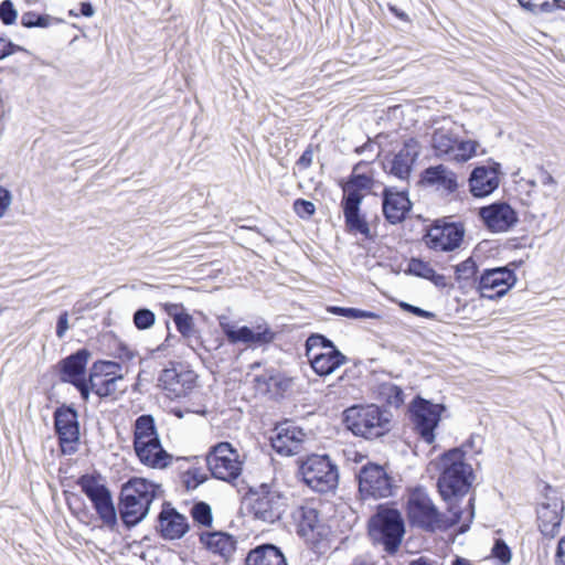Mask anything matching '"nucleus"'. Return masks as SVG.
Returning a JSON list of instances; mask_svg holds the SVG:
<instances>
[{
	"label": "nucleus",
	"mask_w": 565,
	"mask_h": 565,
	"mask_svg": "<svg viewBox=\"0 0 565 565\" xmlns=\"http://www.w3.org/2000/svg\"><path fill=\"white\" fill-rule=\"evenodd\" d=\"M161 486L145 478H131L122 484L119 513L128 526L140 523L149 513L151 503L162 495Z\"/></svg>",
	"instance_id": "nucleus-1"
},
{
	"label": "nucleus",
	"mask_w": 565,
	"mask_h": 565,
	"mask_svg": "<svg viewBox=\"0 0 565 565\" xmlns=\"http://www.w3.org/2000/svg\"><path fill=\"white\" fill-rule=\"evenodd\" d=\"M441 472L437 487L446 501L465 495L473 481V470L465 460V452L455 448L446 452L440 460Z\"/></svg>",
	"instance_id": "nucleus-2"
},
{
	"label": "nucleus",
	"mask_w": 565,
	"mask_h": 565,
	"mask_svg": "<svg viewBox=\"0 0 565 565\" xmlns=\"http://www.w3.org/2000/svg\"><path fill=\"white\" fill-rule=\"evenodd\" d=\"M343 415L347 428L365 439L379 438L391 429L387 413L374 404L351 406Z\"/></svg>",
	"instance_id": "nucleus-3"
},
{
	"label": "nucleus",
	"mask_w": 565,
	"mask_h": 565,
	"mask_svg": "<svg viewBox=\"0 0 565 565\" xmlns=\"http://www.w3.org/2000/svg\"><path fill=\"white\" fill-rule=\"evenodd\" d=\"M306 355L318 375H329L347 362L334 344L321 334H312L306 341Z\"/></svg>",
	"instance_id": "nucleus-4"
},
{
	"label": "nucleus",
	"mask_w": 565,
	"mask_h": 565,
	"mask_svg": "<svg viewBox=\"0 0 565 565\" xmlns=\"http://www.w3.org/2000/svg\"><path fill=\"white\" fill-rule=\"evenodd\" d=\"M404 521L395 509L381 510L372 521L370 534L388 554L397 552L404 536Z\"/></svg>",
	"instance_id": "nucleus-5"
},
{
	"label": "nucleus",
	"mask_w": 565,
	"mask_h": 565,
	"mask_svg": "<svg viewBox=\"0 0 565 565\" xmlns=\"http://www.w3.org/2000/svg\"><path fill=\"white\" fill-rule=\"evenodd\" d=\"M206 463L214 478L226 482L236 480L243 470V460L237 449L227 441L218 443L210 449Z\"/></svg>",
	"instance_id": "nucleus-6"
},
{
	"label": "nucleus",
	"mask_w": 565,
	"mask_h": 565,
	"mask_svg": "<svg viewBox=\"0 0 565 565\" xmlns=\"http://www.w3.org/2000/svg\"><path fill=\"white\" fill-rule=\"evenodd\" d=\"M305 483L317 492H328L337 487L338 470L328 456L312 455L300 466Z\"/></svg>",
	"instance_id": "nucleus-7"
},
{
	"label": "nucleus",
	"mask_w": 565,
	"mask_h": 565,
	"mask_svg": "<svg viewBox=\"0 0 565 565\" xmlns=\"http://www.w3.org/2000/svg\"><path fill=\"white\" fill-rule=\"evenodd\" d=\"M407 518L412 525L427 531H434L440 523V513L426 489H411L406 502Z\"/></svg>",
	"instance_id": "nucleus-8"
},
{
	"label": "nucleus",
	"mask_w": 565,
	"mask_h": 565,
	"mask_svg": "<svg viewBox=\"0 0 565 565\" xmlns=\"http://www.w3.org/2000/svg\"><path fill=\"white\" fill-rule=\"evenodd\" d=\"M252 513L255 519L266 523L278 521L286 512L288 498L279 490L268 484H262L252 491Z\"/></svg>",
	"instance_id": "nucleus-9"
},
{
	"label": "nucleus",
	"mask_w": 565,
	"mask_h": 565,
	"mask_svg": "<svg viewBox=\"0 0 565 565\" xmlns=\"http://www.w3.org/2000/svg\"><path fill=\"white\" fill-rule=\"evenodd\" d=\"M78 486L93 503L103 523L113 527L117 523V513L109 489L97 477L85 475L78 479Z\"/></svg>",
	"instance_id": "nucleus-10"
},
{
	"label": "nucleus",
	"mask_w": 565,
	"mask_h": 565,
	"mask_svg": "<svg viewBox=\"0 0 565 565\" xmlns=\"http://www.w3.org/2000/svg\"><path fill=\"white\" fill-rule=\"evenodd\" d=\"M557 185L555 178L544 168H539L533 179L519 182L521 193L525 195L523 202L537 211L543 210L545 202L555 195Z\"/></svg>",
	"instance_id": "nucleus-11"
},
{
	"label": "nucleus",
	"mask_w": 565,
	"mask_h": 565,
	"mask_svg": "<svg viewBox=\"0 0 565 565\" xmlns=\"http://www.w3.org/2000/svg\"><path fill=\"white\" fill-rule=\"evenodd\" d=\"M564 516V501L553 490L544 495L536 508V523L540 533L547 540L558 535Z\"/></svg>",
	"instance_id": "nucleus-12"
},
{
	"label": "nucleus",
	"mask_w": 565,
	"mask_h": 565,
	"mask_svg": "<svg viewBox=\"0 0 565 565\" xmlns=\"http://www.w3.org/2000/svg\"><path fill=\"white\" fill-rule=\"evenodd\" d=\"M159 386L170 398H181L189 395L195 386L196 374L183 364H171L159 375Z\"/></svg>",
	"instance_id": "nucleus-13"
},
{
	"label": "nucleus",
	"mask_w": 565,
	"mask_h": 565,
	"mask_svg": "<svg viewBox=\"0 0 565 565\" xmlns=\"http://www.w3.org/2000/svg\"><path fill=\"white\" fill-rule=\"evenodd\" d=\"M120 371L121 366L117 362L99 361L94 363L89 374L92 391L100 397H107L122 391L119 387L124 380Z\"/></svg>",
	"instance_id": "nucleus-14"
},
{
	"label": "nucleus",
	"mask_w": 565,
	"mask_h": 565,
	"mask_svg": "<svg viewBox=\"0 0 565 565\" xmlns=\"http://www.w3.org/2000/svg\"><path fill=\"white\" fill-rule=\"evenodd\" d=\"M444 406L419 398L412 406V420L416 433L427 444L435 441V428L440 420Z\"/></svg>",
	"instance_id": "nucleus-15"
},
{
	"label": "nucleus",
	"mask_w": 565,
	"mask_h": 565,
	"mask_svg": "<svg viewBox=\"0 0 565 565\" xmlns=\"http://www.w3.org/2000/svg\"><path fill=\"white\" fill-rule=\"evenodd\" d=\"M292 518L297 523L299 536L313 547L323 542L330 533L329 527L320 521L315 508L299 507L294 511Z\"/></svg>",
	"instance_id": "nucleus-16"
},
{
	"label": "nucleus",
	"mask_w": 565,
	"mask_h": 565,
	"mask_svg": "<svg viewBox=\"0 0 565 565\" xmlns=\"http://www.w3.org/2000/svg\"><path fill=\"white\" fill-rule=\"evenodd\" d=\"M218 323L228 342L232 344L244 343L247 345H262L274 340V332L267 324H257L252 328L247 326L237 327L230 322L226 317H220Z\"/></svg>",
	"instance_id": "nucleus-17"
},
{
	"label": "nucleus",
	"mask_w": 565,
	"mask_h": 565,
	"mask_svg": "<svg viewBox=\"0 0 565 565\" xmlns=\"http://www.w3.org/2000/svg\"><path fill=\"white\" fill-rule=\"evenodd\" d=\"M359 490L364 497L387 498L393 492L392 478L383 467L366 465L359 473Z\"/></svg>",
	"instance_id": "nucleus-18"
},
{
	"label": "nucleus",
	"mask_w": 565,
	"mask_h": 565,
	"mask_svg": "<svg viewBox=\"0 0 565 565\" xmlns=\"http://www.w3.org/2000/svg\"><path fill=\"white\" fill-rule=\"evenodd\" d=\"M516 282V276L509 267L486 269L478 284V290L483 298L495 299L505 295Z\"/></svg>",
	"instance_id": "nucleus-19"
},
{
	"label": "nucleus",
	"mask_w": 565,
	"mask_h": 565,
	"mask_svg": "<svg viewBox=\"0 0 565 565\" xmlns=\"http://www.w3.org/2000/svg\"><path fill=\"white\" fill-rule=\"evenodd\" d=\"M54 419L63 454H74L79 441L77 413L70 407L57 408Z\"/></svg>",
	"instance_id": "nucleus-20"
},
{
	"label": "nucleus",
	"mask_w": 565,
	"mask_h": 565,
	"mask_svg": "<svg viewBox=\"0 0 565 565\" xmlns=\"http://www.w3.org/2000/svg\"><path fill=\"white\" fill-rule=\"evenodd\" d=\"M484 226L492 233H504L518 223L516 212L504 202H497L479 210Z\"/></svg>",
	"instance_id": "nucleus-21"
},
{
	"label": "nucleus",
	"mask_w": 565,
	"mask_h": 565,
	"mask_svg": "<svg viewBox=\"0 0 565 565\" xmlns=\"http://www.w3.org/2000/svg\"><path fill=\"white\" fill-rule=\"evenodd\" d=\"M273 448L282 456H292L302 449L307 439L306 433L292 423H284L275 428L271 436Z\"/></svg>",
	"instance_id": "nucleus-22"
},
{
	"label": "nucleus",
	"mask_w": 565,
	"mask_h": 565,
	"mask_svg": "<svg viewBox=\"0 0 565 565\" xmlns=\"http://www.w3.org/2000/svg\"><path fill=\"white\" fill-rule=\"evenodd\" d=\"M463 230L457 224L434 225L425 236L426 245L436 252H451L459 247Z\"/></svg>",
	"instance_id": "nucleus-23"
},
{
	"label": "nucleus",
	"mask_w": 565,
	"mask_h": 565,
	"mask_svg": "<svg viewBox=\"0 0 565 565\" xmlns=\"http://www.w3.org/2000/svg\"><path fill=\"white\" fill-rule=\"evenodd\" d=\"M420 153L419 143L415 139L404 142L402 149L385 163V169L401 180L408 179L412 167Z\"/></svg>",
	"instance_id": "nucleus-24"
},
{
	"label": "nucleus",
	"mask_w": 565,
	"mask_h": 565,
	"mask_svg": "<svg viewBox=\"0 0 565 565\" xmlns=\"http://www.w3.org/2000/svg\"><path fill=\"white\" fill-rule=\"evenodd\" d=\"M382 207L385 218L391 224H398L411 211L412 203L407 193L386 188L383 191Z\"/></svg>",
	"instance_id": "nucleus-25"
},
{
	"label": "nucleus",
	"mask_w": 565,
	"mask_h": 565,
	"mask_svg": "<svg viewBox=\"0 0 565 565\" xmlns=\"http://www.w3.org/2000/svg\"><path fill=\"white\" fill-rule=\"evenodd\" d=\"M159 531L164 539H181L189 531V523L184 515L167 503L159 514Z\"/></svg>",
	"instance_id": "nucleus-26"
},
{
	"label": "nucleus",
	"mask_w": 565,
	"mask_h": 565,
	"mask_svg": "<svg viewBox=\"0 0 565 565\" xmlns=\"http://www.w3.org/2000/svg\"><path fill=\"white\" fill-rule=\"evenodd\" d=\"M135 452L145 466L163 469L171 465L172 456L168 454L160 439L134 446Z\"/></svg>",
	"instance_id": "nucleus-27"
},
{
	"label": "nucleus",
	"mask_w": 565,
	"mask_h": 565,
	"mask_svg": "<svg viewBox=\"0 0 565 565\" xmlns=\"http://www.w3.org/2000/svg\"><path fill=\"white\" fill-rule=\"evenodd\" d=\"M365 164L360 162L354 168L348 181L341 184L343 191L342 200L362 201L374 183L371 175L361 172Z\"/></svg>",
	"instance_id": "nucleus-28"
},
{
	"label": "nucleus",
	"mask_w": 565,
	"mask_h": 565,
	"mask_svg": "<svg viewBox=\"0 0 565 565\" xmlns=\"http://www.w3.org/2000/svg\"><path fill=\"white\" fill-rule=\"evenodd\" d=\"M499 174L493 167H477L470 178V191L475 196L483 198L491 194L499 186Z\"/></svg>",
	"instance_id": "nucleus-29"
},
{
	"label": "nucleus",
	"mask_w": 565,
	"mask_h": 565,
	"mask_svg": "<svg viewBox=\"0 0 565 565\" xmlns=\"http://www.w3.org/2000/svg\"><path fill=\"white\" fill-rule=\"evenodd\" d=\"M422 183L447 193L455 192L458 186L456 173L443 164L425 169Z\"/></svg>",
	"instance_id": "nucleus-30"
},
{
	"label": "nucleus",
	"mask_w": 565,
	"mask_h": 565,
	"mask_svg": "<svg viewBox=\"0 0 565 565\" xmlns=\"http://www.w3.org/2000/svg\"><path fill=\"white\" fill-rule=\"evenodd\" d=\"M362 201L342 200L341 206L348 230L352 233H359L364 237L371 236V228L364 216L360 213Z\"/></svg>",
	"instance_id": "nucleus-31"
},
{
	"label": "nucleus",
	"mask_w": 565,
	"mask_h": 565,
	"mask_svg": "<svg viewBox=\"0 0 565 565\" xmlns=\"http://www.w3.org/2000/svg\"><path fill=\"white\" fill-rule=\"evenodd\" d=\"M246 565H288L282 552L275 545L265 544L250 550Z\"/></svg>",
	"instance_id": "nucleus-32"
},
{
	"label": "nucleus",
	"mask_w": 565,
	"mask_h": 565,
	"mask_svg": "<svg viewBox=\"0 0 565 565\" xmlns=\"http://www.w3.org/2000/svg\"><path fill=\"white\" fill-rule=\"evenodd\" d=\"M200 540L209 551L224 558L231 557L236 548L235 539L223 532L204 533Z\"/></svg>",
	"instance_id": "nucleus-33"
},
{
	"label": "nucleus",
	"mask_w": 565,
	"mask_h": 565,
	"mask_svg": "<svg viewBox=\"0 0 565 565\" xmlns=\"http://www.w3.org/2000/svg\"><path fill=\"white\" fill-rule=\"evenodd\" d=\"M89 352L79 350L63 361V380L75 383L84 379V372L88 362Z\"/></svg>",
	"instance_id": "nucleus-34"
},
{
	"label": "nucleus",
	"mask_w": 565,
	"mask_h": 565,
	"mask_svg": "<svg viewBox=\"0 0 565 565\" xmlns=\"http://www.w3.org/2000/svg\"><path fill=\"white\" fill-rule=\"evenodd\" d=\"M457 139L456 134L451 129L441 127L434 131L431 146L438 157L446 156L450 159L454 153Z\"/></svg>",
	"instance_id": "nucleus-35"
},
{
	"label": "nucleus",
	"mask_w": 565,
	"mask_h": 565,
	"mask_svg": "<svg viewBox=\"0 0 565 565\" xmlns=\"http://www.w3.org/2000/svg\"><path fill=\"white\" fill-rule=\"evenodd\" d=\"M160 439L151 415H141L135 422L134 446Z\"/></svg>",
	"instance_id": "nucleus-36"
},
{
	"label": "nucleus",
	"mask_w": 565,
	"mask_h": 565,
	"mask_svg": "<svg viewBox=\"0 0 565 565\" xmlns=\"http://www.w3.org/2000/svg\"><path fill=\"white\" fill-rule=\"evenodd\" d=\"M480 148V145L476 140H466V141H458L455 146L454 153L450 158V160H455L457 162H466L473 158L477 154L478 149Z\"/></svg>",
	"instance_id": "nucleus-37"
},
{
	"label": "nucleus",
	"mask_w": 565,
	"mask_h": 565,
	"mask_svg": "<svg viewBox=\"0 0 565 565\" xmlns=\"http://www.w3.org/2000/svg\"><path fill=\"white\" fill-rule=\"evenodd\" d=\"M522 8L531 12H552L564 8L562 0H518Z\"/></svg>",
	"instance_id": "nucleus-38"
},
{
	"label": "nucleus",
	"mask_w": 565,
	"mask_h": 565,
	"mask_svg": "<svg viewBox=\"0 0 565 565\" xmlns=\"http://www.w3.org/2000/svg\"><path fill=\"white\" fill-rule=\"evenodd\" d=\"M329 312L342 316L349 319H377L380 316L372 311L361 310L356 308H344V307H330L328 309Z\"/></svg>",
	"instance_id": "nucleus-39"
},
{
	"label": "nucleus",
	"mask_w": 565,
	"mask_h": 565,
	"mask_svg": "<svg viewBox=\"0 0 565 565\" xmlns=\"http://www.w3.org/2000/svg\"><path fill=\"white\" fill-rule=\"evenodd\" d=\"M191 515L201 525L210 526L212 524V510L205 502L195 503L191 509Z\"/></svg>",
	"instance_id": "nucleus-40"
},
{
	"label": "nucleus",
	"mask_w": 565,
	"mask_h": 565,
	"mask_svg": "<svg viewBox=\"0 0 565 565\" xmlns=\"http://www.w3.org/2000/svg\"><path fill=\"white\" fill-rule=\"evenodd\" d=\"M174 323L178 331L184 338H191L195 333L193 318L186 312H184L181 317H177Z\"/></svg>",
	"instance_id": "nucleus-41"
},
{
	"label": "nucleus",
	"mask_w": 565,
	"mask_h": 565,
	"mask_svg": "<svg viewBox=\"0 0 565 565\" xmlns=\"http://www.w3.org/2000/svg\"><path fill=\"white\" fill-rule=\"evenodd\" d=\"M154 320V313L149 309H139L134 315L135 326L140 330L149 329Z\"/></svg>",
	"instance_id": "nucleus-42"
},
{
	"label": "nucleus",
	"mask_w": 565,
	"mask_h": 565,
	"mask_svg": "<svg viewBox=\"0 0 565 565\" xmlns=\"http://www.w3.org/2000/svg\"><path fill=\"white\" fill-rule=\"evenodd\" d=\"M433 267L429 263L422 259L412 258L408 263V271L415 276L427 279L433 271Z\"/></svg>",
	"instance_id": "nucleus-43"
},
{
	"label": "nucleus",
	"mask_w": 565,
	"mask_h": 565,
	"mask_svg": "<svg viewBox=\"0 0 565 565\" xmlns=\"http://www.w3.org/2000/svg\"><path fill=\"white\" fill-rule=\"evenodd\" d=\"M0 19L3 24H13L17 20V11L10 0H4L0 3Z\"/></svg>",
	"instance_id": "nucleus-44"
},
{
	"label": "nucleus",
	"mask_w": 565,
	"mask_h": 565,
	"mask_svg": "<svg viewBox=\"0 0 565 565\" xmlns=\"http://www.w3.org/2000/svg\"><path fill=\"white\" fill-rule=\"evenodd\" d=\"M294 210L301 218H309L316 212V206L312 202L298 199L294 202Z\"/></svg>",
	"instance_id": "nucleus-45"
},
{
	"label": "nucleus",
	"mask_w": 565,
	"mask_h": 565,
	"mask_svg": "<svg viewBox=\"0 0 565 565\" xmlns=\"http://www.w3.org/2000/svg\"><path fill=\"white\" fill-rule=\"evenodd\" d=\"M476 273V263L468 258L456 266L457 279H469Z\"/></svg>",
	"instance_id": "nucleus-46"
},
{
	"label": "nucleus",
	"mask_w": 565,
	"mask_h": 565,
	"mask_svg": "<svg viewBox=\"0 0 565 565\" xmlns=\"http://www.w3.org/2000/svg\"><path fill=\"white\" fill-rule=\"evenodd\" d=\"M492 555L500 559L502 564H508L511 561V551L502 540H497L492 548Z\"/></svg>",
	"instance_id": "nucleus-47"
},
{
	"label": "nucleus",
	"mask_w": 565,
	"mask_h": 565,
	"mask_svg": "<svg viewBox=\"0 0 565 565\" xmlns=\"http://www.w3.org/2000/svg\"><path fill=\"white\" fill-rule=\"evenodd\" d=\"M188 479L185 480L188 488H196L199 484L205 481L206 476L200 469H190L186 472Z\"/></svg>",
	"instance_id": "nucleus-48"
},
{
	"label": "nucleus",
	"mask_w": 565,
	"mask_h": 565,
	"mask_svg": "<svg viewBox=\"0 0 565 565\" xmlns=\"http://www.w3.org/2000/svg\"><path fill=\"white\" fill-rule=\"evenodd\" d=\"M399 307L403 310L407 311V312H411V313H413L415 316L423 317V318H426V319H434L436 317V315L434 312L424 310V309H422L419 307L413 306V305L407 303V302H401Z\"/></svg>",
	"instance_id": "nucleus-49"
},
{
	"label": "nucleus",
	"mask_w": 565,
	"mask_h": 565,
	"mask_svg": "<svg viewBox=\"0 0 565 565\" xmlns=\"http://www.w3.org/2000/svg\"><path fill=\"white\" fill-rule=\"evenodd\" d=\"M12 202L11 193L3 186H0V218L6 215Z\"/></svg>",
	"instance_id": "nucleus-50"
},
{
	"label": "nucleus",
	"mask_w": 565,
	"mask_h": 565,
	"mask_svg": "<svg viewBox=\"0 0 565 565\" xmlns=\"http://www.w3.org/2000/svg\"><path fill=\"white\" fill-rule=\"evenodd\" d=\"M70 328V324H68V313L67 312H63L60 317H58V320H57V326H56V335L62 339L66 331L68 330Z\"/></svg>",
	"instance_id": "nucleus-51"
},
{
	"label": "nucleus",
	"mask_w": 565,
	"mask_h": 565,
	"mask_svg": "<svg viewBox=\"0 0 565 565\" xmlns=\"http://www.w3.org/2000/svg\"><path fill=\"white\" fill-rule=\"evenodd\" d=\"M14 52V44L0 35V60Z\"/></svg>",
	"instance_id": "nucleus-52"
},
{
	"label": "nucleus",
	"mask_w": 565,
	"mask_h": 565,
	"mask_svg": "<svg viewBox=\"0 0 565 565\" xmlns=\"http://www.w3.org/2000/svg\"><path fill=\"white\" fill-rule=\"evenodd\" d=\"M164 310L172 317L173 321L177 320V317H181L184 313L182 305L179 303H164Z\"/></svg>",
	"instance_id": "nucleus-53"
},
{
	"label": "nucleus",
	"mask_w": 565,
	"mask_h": 565,
	"mask_svg": "<svg viewBox=\"0 0 565 565\" xmlns=\"http://www.w3.org/2000/svg\"><path fill=\"white\" fill-rule=\"evenodd\" d=\"M555 565H565V535L558 541Z\"/></svg>",
	"instance_id": "nucleus-54"
},
{
	"label": "nucleus",
	"mask_w": 565,
	"mask_h": 565,
	"mask_svg": "<svg viewBox=\"0 0 565 565\" xmlns=\"http://www.w3.org/2000/svg\"><path fill=\"white\" fill-rule=\"evenodd\" d=\"M72 384L79 391L82 397L87 401L89 397V391L92 390L89 381L87 382L83 379Z\"/></svg>",
	"instance_id": "nucleus-55"
},
{
	"label": "nucleus",
	"mask_w": 565,
	"mask_h": 565,
	"mask_svg": "<svg viewBox=\"0 0 565 565\" xmlns=\"http://www.w3.org/2000/svg\"><path fill=\"white\" fill-rule=\"evenodd\" d=\"M427 279L433 281L437 287L444 288L447 286L446 276L436 273L435 269H433L431 274L429 275V277Z\"/></svg>",
	"instance_id": "nucleus-56"
},
{
	"label": "nucleus",
	"mask_w": 565,
	"mask_h": 565,
	"mask_svg": "<svg viewBox=\"0 0 565 565\" xmlns=\"http://www.w3.org/2000/svg\"><path fill=\"white\" fill-rule=\"evenodd\" d=\"M427 279L433 281L437 287L444 288L447 286L446 276L436 273L435 269H433L431 274L429 275V277Z\"/></svg>",
	"instance_id": "nucleus-57"
},
{
	"label": "nucleus",
	"mask_w": 565,
	"mask_h": 565,
	"mask_svg": "<svg viewBox=\"0 0 565 565\" xmlns=\"http://www.w3.org/2000/svg\"><path fill=\"white\" fill-rule=\"evenodd\" d=\"M312 162V151L307 149L298 159L297 164L302 168H308Z\"/></svg>",
	"instance_id": "nucleus-58"
},
{
	"label": "nucleus",
	"mask_w": 565,
	"mask_h": 565,
	"mask_svg": "<svg viewBox=\"0 0 565 565\" xmlns=\"http://www.w3.org/2000/svg\"><path fill=\"white\" fill-rule=\"evenodd\" d=\"M61 20L51 18L49 15H38V28H46L53 23H60Z\"/></svg>",
	"instance_id": "nucleus-59"
},
{
	"label": "nucleus",
	"mask_w": 565,
	"mask_h": 565,
	"mask_svg": "<svg viewBox=\"0 0 565 565\" xmlns=\"http://www.w3.org/2000/svg\"><path fill=\"white\" fill-rule=\"evenodd\" d=\"M95 13L93 6L89 2L81 3V14L84 17H92Z\"/></svg>",
	"instance_id": "nucleus-60"
},
{
	"label": "nucleus",
	"mask_w": 565,
	"mask_h": 565,
	"mask_svg": "<svg viewBox=\"0 0 565 565\" xmlns=\"http://www.w3.org/2000/svg\"><path fill=\"white\" fill-rule=\"evenodd\" d=\"M409 565H438L437 562L431 561L427 557H419L409 563Z\"/></svg>",
	"instance_id": "nucleus-61"
},
{
	"label": "nucleus",
	"mask_w": 565,
	"mask_h": 565,
	"mask_svg": "<svg viewBox=\"0 0 565 565\" xmlns=\"http://www.w3.org/2000/svg\"><path fill=\"white\" fill-rule=\"evenodd\" d=\"M22 23L23 25L25 26H35V19H34V15L32 14H25L23 18H22Z\"/></svg>",
	"instance_id": "nucleus-62"
},
{
	"label": "nucleus",
	"mask_w": 565,
	"mask_h": 565,
	"mask_svg": "<svg viewBox=\"0 0 565 565\" xmlns=\"http://www.w3.org/2000/svg\"><path fill=\"white\" fill-rule=\"evenodd\" d=\"M452 565H472V564L466 558L456 557V559L452 562Z\"/></svg>",
	"instance_id": "nucleus-63"
},
{
	"label": "nucleus",
	"mask_w": 565,
	"mask_h": 565,
	"mask_svg": "<svg viewBox=\"0 0 565 565\" xmlns=\"http://www.w3.org/2000/svg\"><path fill=\"white\" fill-rule=\"evenodd\" d=\"M454 515H455V521H459L460 520V515L457 513V512H454Z\"/></svg>",
	"instance_id": "nucleus-64"
}]
</instances>
